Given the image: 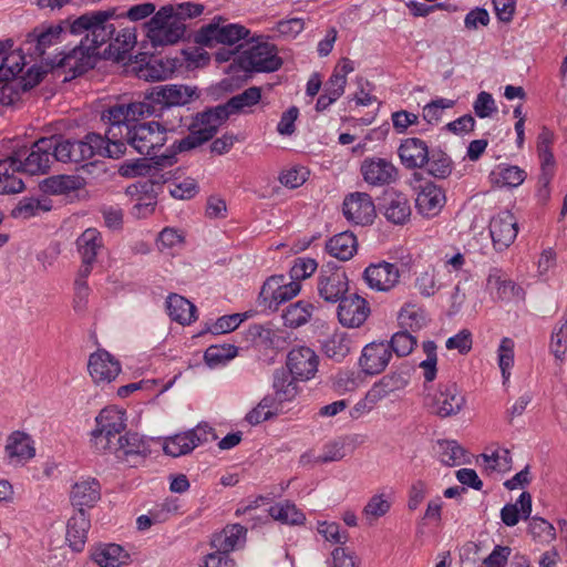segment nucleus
I'll list each match as a JSON object with an SVG mask.
<instances>
[{
  "label": "nucleus",
  "instance_id": "41",
  "mask_svg": "<svg viewBox=\"0 0 567 567\" xmlns=\"http://www.w3.org/2000/svg\"><path fill=\"white\" fill-rule=\"evenodd\" d=\"M526 176L523 168L504 163L497 165L489 174L491 182L499 187H518Z\"/></svg>",
  "mask_w": 567,
  "mask_h": 567
},
{
  "label": "nucleus",
  "instance_id": "33",
  "mask_svg": "<svg viewBox=\"0 0 567 567\" xmlns=\"http://www.w3.org/2000/svg\"><path fill=\"white\" fill-rule=\"evenodd\" d=\"M4 451L11 463H24L34 455L33 440L24 432L14 431L8 436Z\"/></svg>",
  "mask_w": 567,
  "mask_h": 567
},
{
  "label": "nucleus",
  "instance_id": "64",
  "mask_svg": "<svg viewBox=\"0 0 567 567\" xmlns=\"http://www.w3.org/2000/svg\"><path fill=\"white\" fill-rule=\"evenodd\" d=\"M473 110L477 117L486 118L497 112V105L491 93L482 91L473 102Z\"/></svg>",
  "mask_w": 567,
  "mask_h": 567
},
{
  "label": "nucleus",
  "instance_id": "38",
  "mask_svg": "<svg viewBox=\"0 0 567 567\" xmlns=\"http://www.w3.org/2000/svg\"><path fill=\"white\" fill-rule=\"evenodd\" d=\"M354 71V63L348 58H343L336 65L331 76L326 82L323 92L338 100L347 85V75Z\"/></svg>",
  "mask_w": 567,
  "mask_h": 567
},
{
  "label": "nucleus",
  "instance_id": "18",
  "mask_svg": "<svg viewBox=\"0 0 567 567\" xmlns=\"http://www.w3.org/2000/svg\"><path fill=\"white\" fill-rule=\"evenodd\" d=\"M363 181L373 187H381L394 183L398 169L393 163L382 157H367L360 166Z\"/></svg>",
  "mask_w": 567,
  "mask_h": 567
},
{
  "label": "nucleus",
  "instance_id": "23",
  "mask_svg": "<svg viewBox=\"0 0 567 567\" xmlns=\"http://www.w3.org/2000/svg\"><path fill=\"white\" fill-rule=\"evenodd\" d=\"M343 215L355 225H367L373 221L375 207L367 193H353L343 200Z\"/></svg>",
  "mask_w": 567,
  "mask_h": 567
},
{
  "label": "nucleus",
  "instance_id": "55",
  "mask_svg": "<svg viewBox=\"0 0 567 567\" xmlns=\"http://www.w3.org/2000/svg\"><path fill=\"white\" fill-rule=\"evenodd\" d=\"M515 342L508 337L502 338L497 348V362L504 383L511 378V370L514 367Z\"/></svg>",
  "mask_w": 567,
  "mask_h": 567
},
{
  "label": "nucleus",
  "instance_id": "49",
  "mask_svg": "<svg viewBox=\"0 0 567 567\" xmlns=\"http://www.w3.org/2000/svg\"><path fill=\"white\" fill-rule=\"evenodd\" d=\"M298 379L285 369L276 370L274 373L272 388L279 402L292 401L298 392Z\"/></svg>",
  "mask_w": 567,
  "mask_h": 567
},
{
  "label": "nucleus",
  "instance_id": "6",
  "mask_svg": "<svg viewBox=\"0 0 567 567\" xmlns=\"http://www.w3.org/2000/svg\"><path fill=\"white\" fill-rule=\"evenodd\" d=\"M126 413L111 405L102 409L95 417V427L91 432L92 446L99 453L113 449V443L126 427Z\"/></svg>",
  "mask_w": 567,
  "mask_h": 567
},
{
  "label": "nucleus",
  "instance_id": "13",
  "mask_svg": "<svg viewBox=\"0 0 567 567\" xmlns=\"http://www.w3.org/2000/svg\"><path fill=\"white\" fill-rule=\"evenodd\" d=\"M427 404L435 415L445 419L458 414L466 399L455 382H445L440 383L436 391L429 395Z\"/></svg>",
  "mask_w": 567,
  "mask_h": 567
},
{
  "label": "nucleus",
  "instance_id": "25",
  "mask_svg": "<svg viewBox=\"0 0 567 567\" xmlns=\"http://www.w3.org/2000/svg\"><path fill=\"white\" fill-rule=\"evenodd\" d=\"M101 498V485L95 478H82L70 491V502L74 512L87 514Z\"/></svg>",
  "mask_w": 567,
  "mask_h": 567
},
{
  "label": "nucleus",
  "instance_id": "10",
  "mask_svg": "<svg viewBox=\"0 0 567 567\" xmlns=\"http://www.w3.org/2000/svg\"><path fill=\"white\" fill-rule=\"evenodd\" d=\"M195 95V90L186 85H157L145 92L144 103L150 116H158L165 109L189 103Z\"/></svg>",
  "mask_w": 567,
  "mask_h": 567
},
{
  "label": "nucleus",
  "instance_id": "29",
  "mask_svg": "<svg viewBox=\"0 0 567 567\" xmlns=\"http://www.w3.org/2000/svg\"><path fill=\"white\" fill-rule=\"evenodd\" d=\"M91 527L90 516L82 512H74L66 523L65 540L73 551L84 549L87 533Z\"/></svg>",
  "mask_w": 567,
  "mask_h": 567
},
{
  "label": "nucleus",
  "instance_id": "60",
  "mask_svg": "<svg viewBox=\"0 0 567 567\" xmlns=\"http://www.w3.org/2000/svg\"><path fill=\"white\" fill-rule=\"evenodd\" d=\"M427 165L429 173L436 178H446L452 173V159L442 151H435L431 156L429 155Z\"/></svg>",
  "mask_w": 567,
  "mask_h": 567
},
{
  "label": "nucleus",
  "instance_id": "4",
  "mask_svg": "<svg viewBox=\"0 0 567 567\" xmlns=\"http://www.w3.org/2000/svg\"><path fill=\"white\" fill-rule=\"evenodd\" d=\"M99 56L100 52L93 51V48L82 41L68 53H59L52 59L42 56L38 65V83L44 74L59 69L71 73V79L82 75L95 66Z\"/></svg>",
  "mask_w": 567,
  "mask_h": 567
},
{
  "label": "nucleus",
  "instance_id": "16",
  "mask_svg": "<svg viewBox=\"0 0 567 567\" xmlns=\"http://www.w3.org/2000/svg\"><path fill=\"white\" fill-rule=\"evenodd\" d=\"M249 30L239 23H226L223 17H215L212 22L200 29L203 42L216 41L218 43L233 45L249 35Z\"/></svg>",
  "mask_w": 567,
  "mask_h": 567
},
{
  "label": "nucleus",
  "instance_id": "45",
  "mask_svg": "<svg viewBox=\"0 0 567 567\" xmlns=\"http://www.w3.org/2000/svg\"><path fill=\"white\" fill-rule=\"evenodd\" d=\"M136 44L135 28H123L112 38L104 54L115 60H122Z\"/></svg>",
  "mask_w": 567,
  "mask_h": 567
},
{
  "label": "nucleus",
  "instance_id": "9",
  "mask_svg": "<svg viewBox=\"0 0 567 567\" xmlns=\"http://www.w3.org/2000/svg\"><path fill=\"white\" fill-rule=\"evenodd\" d=\"M147 110L144 100L131 103H116L110 106L102 114V120L110 124V128L103 137L107 143L123 142V138H118V135H123V131L126 132V126H131L128 122L150 116Z\"/></svg>",
  "mask_w": 567,
  "mask_h": 567
},
{
  "label": "nucleus",
  "instance_id": "61",
  "mask_svg": "<svg viewBox=\"0 0 567 567\" xmlns=\"http://www.w3.org/2000/svg\"><path fill=\"white\" fill-rule=\"evenodd\" d=\"M391 346V354L394 352L398 357L409 355L416 346V339L408 331L394 333L388 342Z\"/></svg>",
  "mask_w": 567,
  "mask_h": 567
},
{
  "label": "nucleus",
  "instance_id": "12",
  "mask_svg": "<svg viewBox=\"0 0 567 567\" xmlns=\"http://www.w3.org/2000/svg\"><path fill=\"white\" fill-rule=\"evenodd\" d=\"M125 153L123 142L107 141L100 134L89 133L84 140L71 141L70 163H81L92 158L94 155L118 158Z\"/></svg>",
  "mask_w": 567,
  "mask_h": 567
},
{
  "label": "nucleus",
  "instance_id": "14",
  "mask_svg": "<svg viewBox=\"0 0 567 567\" xmlns=\"http://www.w3.org/2000/svg\"><path fill=\"white\" fill-rule=\"evenodd\" d=\"M216 439L214 429L208 424H199L187 432L175 434L167 437L163 450L165 454L178 457L190 453L195 447Z\"/></svg>",
  "mask_w": 567,
  "mask_h": 567
},
{
  "label": "nucleus",
  "instance_id": "50",
  "mask_svg": "<svg viewBox=\"0 0 567 567\" xmlns=\"http://www.w3.org/2000/svg\"><path fill=\"white\" fill-rule=\"evenodd\" d=\"M268 513L275 520L286 525L300 526L306 522L305 514L289 501H284L271 505L268 509Z\"/></svg>",
  "mask_w": 567,
  "mask_h": 567
},
{
  "label": "nucleus",
  "instance_id": "27",
  "mask_svg": "<svg viewBox=\"0 0 567 567\" xmlns=\"http://www.w3.org/2000/svg\"><path fill=\"white\" fill-rule=\"evenodd\" d=\"M370 315V307L365 299L352 295L341 299L338 306V319L340 323L349 328L362 326Z\"/></svg>",
  "mask_w": 567,
  "mask_h": 567
},
{
  "label": "nucleus",
  "instance_id": "53",
  "mask_svg": "<svg viewBox=\"0 0 567 567\" xmlns=\"http://www.w3.org/2000/svg\"><path fill=\"white\" fill-rule=\"evenodd\" d=\"M391 498L386 494H375L365 504L362 509V517L369 525H373L378 519L385 516L391 509Z\"/></svg>",
  "mask_w": 567,
  "mask_h": 567
},
{
  "label": "nucleus",
  "instance_id": "19",
  "mask_svg": "<svg viewBox=\"0 0 567 567\" xmlns=\"http://www.w3.org/2000/svg\"><path fill=\"white\" fill-rule=\"evenodd\" d=\"M489 234L497 250L508 248L517 237L518 223L509 210H502L489 221Z\"/></svg>",
  "mask_w": 567,
  "mask_h": 567
},
{
  "label": "nucleus",
  "instance_id": "7",
  "mask_svg": "<svg viewBox=\"0 0 567 567\" xmlns=\"http://www.w3.org/2000/svg\"><path fill=\"white\" fill-rule=\"evenodd\" d=\"M234 63L245 72H275L281 66L282 60L275 44L258 37L251 39L249 47L235 58Z\"/></svg>",
  "mask_w": 567,
  "mask_h": 567
},
{
  "label": "nucleus",
  "instance_id": "32",
  "mask_svg": "<svg viewBox=\"0 0 567 567\" xmlns=\"http://www.w3.org/2000/svg\"><path fill=\"white\" fill-rule=\"evenodd\" d=\"M117 458H128L130 456L145 457L151 453L150 442L137 433H126L121 435L113 443V449Z\"/></svg>",
  "mask_w": 567,
  "mask_h": 567
},
{
  "label": "nucleus",
  "instance_id": "47",
  "mask_svg": "<svg viewBox=\"0 0 567 567\" xmlns=\"http://www.w3.org/2000/svg\"><path fill=\"white\" fill-rule=\"evenodd\" d=\"M261 100V89L258 86H250L244 92L230 97L227 103L221 104L226 106L228 115L235 113H248L250 109L258 104Z\"/></svg>",
  "mask_w": 567,
  "mask_h": 567
},
{
  "label": "nucleus",
  "instance_id": "34",
  "mask_svg": "<svg viewBox=\"0 0 567 567\" xmlns=\"http://www.w3.org/2000/svg\"><path fill=\"white\" fill-rule=\"evenodd\" d=\"M92 560L100 567H122L128 564V553L117 544H101L93 548Z\"/></svg>",
  "mask_w": 567,
  "mask_h": 567
},
{
  "label": "nucleus",
  "instance_id": "11",
  "mask_svg": "<svg viewBox=\"0 0 567 567\" xmlns=\"http://www.w3.org/2000/svg\"><path fill=\"white\" fill-rule=\"evenodd\" d=\"M34 147L35 142H32L29 154L28 146L24 145L13 151L8 157L0 159V194L19 193L24 188L22 179L14 173H19L34 162Z\"/></svg>",
  "mask_w": 567,
  "mask_h": 567
},
{
  "label": "nucleus",
  "instance_id": "43",
  "mask_svg": "<svg viewBox=\"0 0 567 567\" xmlns=\"http://www.w3.org/2000/svg\"><path fill=\"white\" fill-rule=\"evenodd\" d=\"M357 238L349 231L333 236L326 245L327 251L340 260L351 259L357 251Z\"/></svg>",
  "mask_w": 567,
  "mask_h": 567
},
{
  "label": "nucleus",
  "instance_id": "31",
  "mask_svg": "<svg viewBox=\"0 0 567 567\" xmlns=\"http://www.w3.org/2000/svg\"><path fill=\"white\" fill-rule=\"evenodd\" d=\"M429 147L417 137L404 140L399 147V156L406 168H421L429 162Z\"/></svg>",
  "mask_w": 567,
  "mask_h": 567
},
{
  "label": "nucleus",
  "instance_id": "62",
  "mask_svg": "<svg viewBox=\"0 0 567 567\" xmlns=\"http://www.w3.org/2000/svg\"><path fill=\"white\" fill-rule=\"evenodd\" d=\"M167 189L172 197L186 200L196 196L198 185L194 178L187 177L179 183L168 184Z\"/></svg>",
  "mask_w": 567,
  "mask_h": 567
},
{
  "label": "nucleus",
  "instance_id": "48",
  "mask_svg": "<svg viewBox=\"0 0 567 567\" xmlns=\"http://www.w3.org/2000/svg\"><path fill=\"white\" fill-rule=\"evenodd\" d=\"M434 451L440 462L446 466H456L466 462L465 450L454 440H439Z\"/></svg>",
  "mask_w": 567,
  "mask_h": 567
},
{
  "label": "nucleus",
  "instance_id": "26",
  "mask_svg": "<svg viewBox=\"0 0 567 567\" xmlns=\"http://www.w3.org/2000/svg\"><path fill=\"white\" fill-rule=\"evenodd\" d=\"M87 369L96 384L110 383L121 372V364L107 351L99 350L90 355Z\"/></svg>",
  "mask_w": 567,
  "mask_h": 567
},
{
  "label": "nucleus",
  "instance_id": "17",
  "mask_svg": "<svg viewBox=\"0 0 567 567\" xmlns=\"http://www.w3.org/2000/svg\"><path fill=\"white\" fill-rule=\"evenodd\" d=\"M71 141L58 136L38 138V174H45L55 162L70 163Z\"/></svg>",
  "mask_w": 567,
  "mask_h": 567
},
{
  "label": "nucleus",
  "instance_id": "46",
  "mask_svg": "<svg viewBox=\"0 0 567 567\" xmlns=\"http://www.w3.org/2000/svg\"><path fill=\"white\" fill-rule=\"evenodd\" d=\"M66 24L68 22L64 20L58 23H42L38 32V52L61 43L66 34ZM42 56L43 52L41 54L38 53V65Z\"/></svg>",
  "mask_w": 567,
  "mask_h": 567
},
{
  "label": "nucleus",
  "instance_id": "21",
  "mask_svg": "<svg viewBox=\"0 0 567 567\" xmlns=\"http://www.w3.org/2000/svg\"><path fill=\"white\" fill-rule=\"evenodd\" d=\"M319 365V357L308 347L292 349L287 357V368L296 379L308 381L312 379Z\"/></svg>",
  "mask_w": 567,
  "mask_h": 567
},
{
  "label": "nucleus",
  "instance_id": "59",
  "mask_svg": "<svg viewBox=\"0 0 567 567\" xmlns=\"http://www.w3.org/2000/svg\"><path fill=\"white\" fill-rule=\"evenodd\" d=\"M454 105V100L437 97L423 106L422 116L429 124H437L442 120L444 111Z\"/></svg>",
  "mask_w": 567,
  "mask_h": 567
},
{
  "label": "nucleus",
  "instance_id": "40",
  "mask_svg": "<svg viewBox=\"0 0 567 567\" xmlns=\"http://www.w3.org/2000/svg\"><path fill=\"white\" fill-rule=\"evenodd\" d=\"M103 247L102 235L96 228L85 229L76 239V248L82 260L95 261Z\"/></svg>",
  "mask_w": 567,
  "mask_h": 567
},
{
  "label": "nucleus",
  "instance_id": "36",
  "mask_svg": "<svg viewBox=\"0 0 567 567\" xmlns=\"http://www.w3.org/2000/svg\"><path fill=\"white\" fill-rule=\"evenodd\" d=\"M246 536V528L239 524L226 526L220 533L213 536L212 547L215 551H223L225 555L236 549Z\"/></svg>",
  "mask_w": 567,
  "mask_h": 567
},
{
  "label": "nucleus",
  "instance_id": "42",
  "mask_svg": "<svg viewBox=\"0 0 567 567\" xmlns=\"http://www.w3.org/2000/svg\"><path fill=\"white\" fill-rule=\"evenodd\" d=\"M166 307L169 318L181 324H189L196 318V307L179 295L173 293L168 296Z\"/></svg>",
  "mask_w": 567,
  "mask_h": 567
},
{
  "label": "nucleus",
  "instance_id": "30",
  "mask_svg": "<svg viewBox=\"0 0 567 567\" xmlns=\"http://www.w3.org/2000/svg\"><path fill=\"white\" fill-rule=\"evenodd\" d=\"M384 217L392 224L403 225L411 216V205L406 195L399 192L386 193L382 204Z\"/></svg>",
  "mask_w": 567,
  "mask_h": 567
},
{
  "label": "nucleus",
  "instance_id": "44",
  "mask_svg": "<svg viewBox=\"0 0 567 567\" xmlns=\"http://www.w3.org/2000/svg\"><path fill=\"white\" fill-rule=\"evenodd\" d=\"M437 276L439 272L432 265L421 269L420 271H415L413 285L421 297L431 298L441 290L443 285L440 282Z\"/></svg>",
  "mask_w": 567,
  "mask_h": 567
},
{
  "label": "nucleus",
  "instance_id": "57",
  "mask_svg": "<svg viewBox=\"0 0 567 567\" xmlns=\"http://www.w3.org/2000/svg\"><path fill=\"white\" fill-rule=\"evenodd\" d=\"M237 355V348L233 344H216L207 348L204 354L205 362L210 368L224 365Z\"/></svg>",
  "mask_w": 567,
  "mask_h": 567
},
{
  "label": "nucleus",
  "instance_id": "20",
  "mask_svg": "<svg viewBox=\"0 0 567 567\" xmlns=\"http://www.w3.org/2000/svg\"><path fill=\"white\" fill-rule=\"evenodd\" d=\"M301 290L300 282L290 279V281H286V277L284 275L271 276L268 278L260 291V297L264 300H270L269 307H272V302L275 303V309L278 308L280 303L291 300L295 298Z\"/></svg>",
  "mask_w": 567,
  "mask_h": 567
},
{
  "label": "nucleus",
  "instance_id": "5",
  "mask_svg": "<svg viewBox=\"0 0 567 567\" xmlns=\"http://www.w3.org/2000/svg\"><path fill=\"white\" fill-rule=\"evenodd\" d=\"M173 125L161 124L156 121L135 123L126 126L123 143L130 145L141 155H155L156 151L163 147L167 141L166 133L174 131Z\"/></svg>",
  "mask_w": 567,
  "mask_h": 567
},
{
  "label": "nucleus",
  "instance_id": "52",
  "mask_svg": "<svg viewBox=\"0 0 567 567\" xmlns=\"http://www.w3.org/2000/svg\"><path fill=\"white\" fill-rule=\"evenodd\" d=\"M81 187V181L76 176L71 175H55L43 179L39 184L41 192L45 194H66L76 190Z\"/></svg>",
  "mask_w": 567,
  "mask_h": 567
},
{
  "label": "nucleus",
  "instance_id": "2",
  "mask_svg": "<svg viewBox=\"0 0 567 567\" xmlns=\"http://www.w3.org/2000/svg\"><path fill=\"white\" fill-rule=\"evenodd\" d=\"M25 65V56L21 51H12L2 58L0 64L1 103L11 105L21 99V94L35 86V64L27 71V76L16 78Z\"/></svg>",
  "mask_w": 567,
  "mask_h": 567
},
{
  "label": "nucleus",
  "instance_id": "22",
  "mask_svg": "<svg viewBox=\"0 0 567 567\" xmlns=\"http://www.w3.org/2000/svg\"><path fill=\"white\" fill-rule=\"evenodd\" d=\"M363 278L369 288L386 292L399 284L400 270L394 264L381 261L368 266L363 272Z\"/></svg>",
  "mask_w": 567,
  "mask_h": 567
},
{
  "label": "nucleus",
  "instance_id": "63",
  "mask_svg": "<svg viewBox=\"0 0 567 567\" xmlns=\"http://www.w3.org/2000/svg\"><path fill=\"white\" fill-rule=\"evenodd\" d=\"M318 264L315 259L309 257H298L293 260V265L290 268V279L300 282L303 279L309 278L316 270Z\"/></svg>",
  "mask_w": 567,
  "mask_h": 567
},
{
  "label": "nucleus",
  "instance_id": "24",
  "mask_svg": "<svg viewBox=\"0 0 567 567\" xmlns=\"http://www.w3.org/2000/svg\"><path fill=\"white\" fill-rule=\"evenodd\" d=\"M391 358V346L388 342L373 341L362 349L359 364L365 374L375 375L385 370Z\"/></svg>",
  "mask_w": 567,
  "mask_h": 567
},
{
  "label": "nucleus",
  "instance_id": "3",
  "mask_svg": "<svg viewBox=\"0 0 567 567\" xmlns=\"http://www.w3.org/2000/svg\"><path fill=\"white\" fill-rule=\"evenodd\" d=\"M113 17H115L114 9L84 13L69 24L70 32L75 35L85 33L81 41L99 52V49L111 42L116 33V27L110 22Z\"/></svg>",
  "mask_w": 567,
  "mask_h": 567
},
{
  "label": "nucleus",
  "instance_id": "37",
  "mask_svg": "<svg viewBox=\"0 0 567 567\" xmlns=\"http://www.w3.org/2000/svg\"><path fill=\"white\" fill-rule=\"evenodd\" d=\"M532 514V496L528 492H523L516 503L506 504L501 509V519L508 526L513 527L518 524L519 519H527Z\"/></svg>",
  "mask_w": 567,
  "mask_h": 567
},
{
  "label": "nucleus",
  "instance_id": "51",
  "mask_svg": "<svg viewBox=\"0 0 567 567\" xmlns=\"http://www.w3.org/2000/svg\"><path fill=\"white\" fill-rule=\"evenodd\" d=\"M313 310V305L308 301L299 300L291 303L282 311L284 324L290 328H299L310 320Z\"/></svg>",
  "mask_w": 567,
  "mask_h": 567
},
{
  "label": "nucleus",
  "instance_id": "54",
  "mask_svg": "<svg viewBox=\"0 0 567 567\" xmlns=\"http://www.w3.org/2000/svg\"><path fill=\"white\" fill-rule=\"evenodd\" d=\"M350 343L344 332H334L322 342V351L328 358L341 361L350 352Z\"/></svg>",
  "mask_w": 567,
  "mask_h": 567
},
{
  "label": "nucleus",
  "instance_id": "39",
  "mask_svg": "<svg viewBox=\"0 0 567 567\" xmlns=\"http://www.w3.org/2000/svg\"><path fill=\"white\" fill-rule=\"evenodd\" d=\"M408 384L406 378L401 373H389L377 381L369 390V400L380 402L391 393L403 389Z\"/></svg>",
  "mask_w": 567,
  "mask_h": 567
},
{
  "label": "nucleus",
  "instance_id": "15",
  "mask_svg": "<svg viewBox=\"0 0 567 567\" xmlns=\"http://www.w3.org/2000/svg\"><path fill=\"white\" fill-rule=\"evenodd\" d=\"M349 291V278L342 268H322L317 278L318 296L326 302L339 303Z\"/></svg>",
  "mask_w": 567,
  "mask_h": 567
},
{
  "label": "nucleus",
  "instance_id": "8",
  "mask_svg": "<svg viewBox=\"0 0 567 567\" xmlns=\"http://www.w3.org/2000/svg\"><path fill=\"white\" fill-rule=\"evenodd\" d=\"M146 35L153 47L176 43L185 32L184 24L176 17L172 6L162 7L150 21L145 23Z\"/></svg>",
  "mask_w": 567,
  "mask_h": 567
},
{
  "label": "nucleus",
  "instance_id": "56",
  "mask_svg": "<svg viewBox=\"0 0 567 567\" xmlns=\"http://www.w3.org/2000/svg\"><path fill=\"white\" fill-rule=\"evenodd\" d=\"M528 533L536 543L542 545H548L556 539V529L553 524L539 516L530 517Z\"/></svg>",
  "mask_w": 567,
  "mask_h": 567
},
{
  "label": "nucleus",
  "instance_id": "35",
  "mask_svg": "<svg viewBox=\"0 0 567 567\" xmlns=\"http://www.w3.org/2000/svg\"><path fill=\"white\" fill-rule=\"evenodd\" d=\"M128 189L131 195H136V198L133 199L132 215L136 218H145L152 215L157 204L153 186L145 183L140 186L134 185Z\"/></svg>",
  "mask_w": 567,
  "mask_h": 567
},
{
  "label": "nucleus",
  "instance_id": "1",
  "mask_svg": "<svg viewBox=\"0 0 567 567\" xmlns=\"http://www.w3.org/2000/svg\"><path fill=\"white\" fill-rule=\"evenodd\" d=\"M226 106L217 105L198 113L189 125V134L172 145V154L161 156L157 165H173L175 154L190 151L206 143L217 133L218 128L228 120Z\"/></svg>",
  "mask_w": 567,
  "mask_h": 567
},
{
  "label": "nucleus",
  "instance_id": "58",
  "mask_svg": "<svg viewBox=\"0 0 567 567\" xmlns=\"http://www.w3.org/2000/svg\"><path fill=\"white\" fill-rule=\"evenodd\" d=\"M487 286L491 289H496V292L501 299H511L516 296L519 291L512 280L505 278L499 269H493L487 278Z\"/></svg>",
  "mask_w": 567,
  "mask_h": 567
},
{
  "label": "nucleus",
  "instance_id": "28",
  "mask_svg": "<svg viewBox=\"0 0 567 567\" xmlns=\"http://www.w3.org/2000/svg\"><path fill=\"white\" fill-rule=\"evenodd\" d=\"M444 204L445 194L443 189L433 183L424 184L415 199L417 212L427 218L436 216Z\"/></svg>",
  "mask_w": 567,
  "mask_h": 567
}]
</instances>
